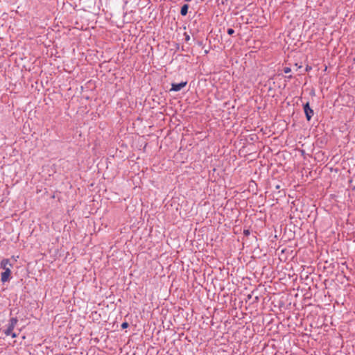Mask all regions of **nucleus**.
<instances>
[{"label": "nucleus", "mask_w": 355, "mask_h": 355, "mask_svg": "<svg viewBox=\"0 0 355 355\" xmlns=\"http://www.w3.org/2000/svg\"><path fill=\"white\" fill-rule=\"evenodd\" d=\"M129 326V324L127 322H124L121 324V328L122 329H126Z\"/></svg>", "instance_id": "1a4fd4ad"}, {"label": "nucleus", "mask_w": 355, "mask_h": 355, "mask_svg": "<svg viewBox=\"0 0 355 355\" xmlns=\"http://www.w3.org/2000/svg\"><path fill=\"white\" fill-rule=\"evenodd\" d=\"M184 40H185V42H189V41L190 40V36H189V35L187 33H186V32H185V33H184Z\"/></svg>", "instance_id": "0eeeda50"}, {"label": "nucleus", "mask_w": 355, "mask_h": 355, "mask_svg": "<svg viewBox=\"0 0 355 355\" xmlns=\"http://www.w3.org/2000/svg\"><path fill=\"white\" fill-rule=\"evenodd\" d=\"M187 85V81H182L180 83H172L170 91L179 92Z\"/></svg>", "instance_id": "7ed1b4c3"}, {"label": "nucleus", "mask_w": 355, "mask_h": 355, "mask_svg": "<svg viewBox=\"0 0 355 355\" xmlns=\"http://www.w3.org/2000/svg\"><path fill=\"white\" fill-rule=\"evenodd\" d=\"M185 1H187V2H189V1H191V0H185Z\"/></svg>", "instance_id": "dca6fc26"}, {"label": "nucleus", "mask_w": 355, "mask_h": 355, "mask_svg": "<svg viewBox=\"0 0 355 355\" xmlns=\"http://www.w3.org/2000/svg\"><path fill=\"white\" fill-rule=\"evenodd\" d=\"M303 109L307 121H310L312 116H313L314 112L313 110L310 107L309 102H306L303 105Z\"/></svg>", "instance_id": "f03ea898"}, {"label": "nucleus", "mask_w": 355, "mask_h": 355, "mask_svg": "<svg viewBox=\"0 0 355 355\" xmlns=\"http://www.w3.org/2000/svg\"><path fill=\"white\" fill-rule=\"evenodd\" d=\"M17 322L18 320L17 318H11L9 320L8 323L6 325V329L3 330V333L6 336H8L11 334V331L15 329Z\"/></svg>", "instance_id": "f257e3e1"}, {"label": "nucleus", "mask_w": 355, "mask_h": 355, "mask_svg": "<svg viewBox=\"0 0 355 355\" xmlns=\"http://www.w3.org/2000/svg\"><path fill=\"white\" fill-rule=\"evenodd\" d=\"M0 266L1 268L6 270V268H12V265L10 263V261L8 259H3L0 263Z\"/></svg>", "instance_id": "39448f33"}, {"label": "nucleus", "mask_w": 355, "mask_h": 355, "mask_svg": "<svg viewBox=\"0 0 355 355\" xmlns=\"http://www.w3.org/2000/svg\"><path fill=\"white\" fill-rule=\"evenodd\" d=\"M291 71V68H290V67H284V72L285 73H290Z\"/></svg>", "instance_id": "9d476101"}, {"label": "nucleus", "mask_w": 355, "mask_h": 355, "mask_svg": "<svg viewBox=\"0 0 355 355\" xmlns=\"http://www.w3.org/2000/svg\"><path fill=\"white\" fill-rule=\"evenodd\" d=\"M227 33L228 35H232L234 33V30L233 28H230L227 29Z\"/></svg>", "instance_id": "6e6552de"}, {"label": "nucleus", "mask_w": 355, "mask_h": 355, "mask_svg": "<svg viewBox=\"0 0 355 355\" xmlns=\"http://www.w3.org/2000/svg\"><path fill=\"white\" fill-rule=\"evenodd\" d=\"M311 69V67L306 66V71H310Z\"/></svg>", "instance_id": "ddd939ff"}, {"label": "nucleus", "mask_w": 355, "mask_h": 355, "mask_svg": "<svg viewBox=\"0 0 355 355\" xmlns=\"http://www.w3.org/2000/svg\"><path fill=\"white\" fill-rule=\"evenodd\" d=\"M11 274V270L10 268H6V270H4L1 275V280L3 283H5L8 282L10 279V276Z\"/></svg>", "instance_id": "20e7f679"}, {"label": "nucleus", "mask_w": 355, "mask_h": 355, "mask_svg": "<svg viewBox=\"0 0 355 355\" xmlns=\"http://www.w3.org/2000/svg\"><path fill=\"white\" fill-rule=\"evenodd\" d=\"M248 297V299L251 298V295H249Z\"/></svg>", "instance_id": "2eb2a0df"}, {"label": "nucleus", "mask_w": 355, "mask_h": 355, "mask_svg": "<svg viewBox=\"0 0 355 355\" xmlns=\"http://www.w3.org/2000/svg\"><path fill=\"white\" fill-rule=\"evenodd\" d=\"M286 78H287L288 79H291V78H292V76H291V75H289V76H286Z\"/></svg>", "instance_id": "4468645a"}, {"label": "nucleus", "mask_w": 355, "mask_h": 355, "mask_svg": "<svg viewBox=\"0 0 355 355\" xmlns=\"http://www.w3.org/2000/svg\"><path fill=\"white\" fill-rule=\"evenodd\" d=\"M189 5L184 4L180 10V14L182 16H186L188 13Z\"/></svg>", "instance_id": "423d86ee"}, {"label": "nucleus", "mask_w": 355, "mask_h": 355, "mask_svg": "<svg viewBox=\"0 0 355 355\" xmlns=\"http://www.w3.org/2000/svg\"><path fill=\"white\" fill-rule=\"evenodd\" d=\"M9 336H11L12 338H15L17 337V334L13 331H11V334Z\"/></svg>", "instance_id": "9b49d317"}, {"label": "nucleus", "mask_w": 355, "mask_h": 355, "mask_svg": "<svg viewBox=\"0 0 355 355\" xmlns=\"http://www.w3.org/2000/svg\"><path fill=\"white\" fill-rule=\"evenodd\" d=\"M243 232H244L245 235H249L250 234V230H245Z\"/></svg>", "instance_id": "f8f14e48"}]
</instances>
